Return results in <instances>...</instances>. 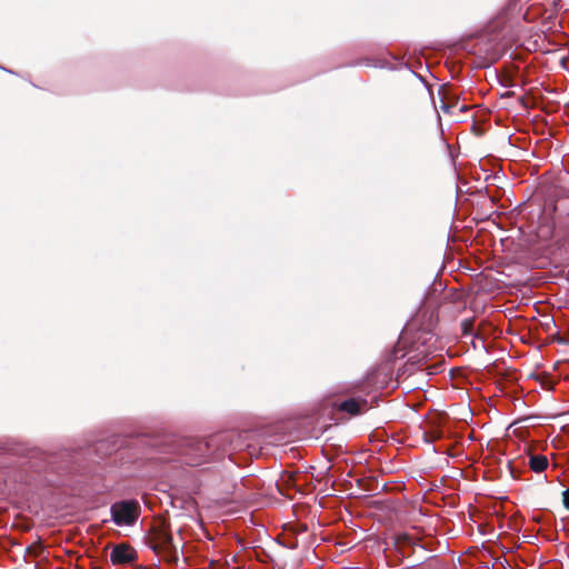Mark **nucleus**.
I'll return each mask as SVG.
<instances>
[{"label": "nucleus", "instance_id": "obj_1", "mask_svg": "<svg viewBox=\"0 0 569 569\" xmlns=\"http://www.w3.org/2000/svg\"><path fill=\"white\" fill-rule=\"evenodd\" d=\"M226 439V435H219L212 437L210 440H181L179 443L173 446L176 457L172 460L183 462L188 466H200L209 461L212 448H216Z\"/></svg>", "mask_w": 569, "mask_h": 569}, {"label": "nucleus", "instance_id": "obj_2", "mask_svg": "<svg viewBox=\"0 0 569 569\" xmlns=\"http://www.w3.org/2000/svg\"><path fill=\"white\" fill-rule=\"evenodd\" d=\"M146 539L148 547L156 553H162L167 561H178V547L174 545L169 525L164 520L156 521Z\"/></svg>", "mask_w": 569, "mask_h": 569}, {"label": "nucleus", "instance_id": "obj_3", "mask_svg": "<svg viewBox=\"0 0 569 569\" xmlns=\"http://www.w3.org/2000/svg\"><path fill=\"white\" fill-rule=\"evenodd\" d=\"M111 519L117 526H133L140 516L137 500H121L111 505Z\"/></svg>", "mask_w": 569, "mask_h": 569}, {"label": "nucleus", "instance_id": "obj_4", "mask_svg": "<svg viewBox=\"0 0 569 569\" xmlns=\"http://www.w3.org/2000/svg\"><path fill=\"white\" fill-rule=\"evenodd\" d=\"M136 558V550L126 543L114 546L110 552V560L113 565H129Z\"/></svg>", "mask_w": 569, "mask_h": 569}, {"label": "nucleus", "instance_id": "obj_5", "mask_svg": "<svg viewBox=\"0 0 569 569\" xmlns=\"http://www.w3.org/2000/svg\"><path fill=\"white\" fill-rule=\"evenodd\" d=\"M339 408L350 415H359L368 409V402L366 399L351 398L342 401Z\"/></svg>", "mask_w": 569, "mask_h": 569}, {"label": "nucleus", "instance_id": "obj_6", "mask_svg": "<svg viewBox=\"0 0 569 569\" xmlns=\"http://www.w3.org/2000/svg\"><path fill=\"white\" fill-rule=\"evenodd\" d=\"M528 465L532 471L539 473L547 469L549 462L546 456L530 455Z\"/></svg>", "mask_w": 569, "mask_h": 569}, {"label": "nucleus", "instance_id": "obj_7", "mask_svg": "<svg viewBox=\"0 0 569 569\" xmlns=\"http://www.w3.org/2000/svg\"><path fill=\"white\" fill-rule=\"evenodd\" d=\"M440 93L442 96L440 109L445 113H453V110L458 107V103L449 101V96H448L449 94V90L448 89H442L440 91Z\"/></svg>", "mask_w": 569, "mask_h": 569}, {"label": "nucleus", "instance_id": "obj_8", "mask_svg": "<svg viewBox=\"0 0 569 569\" xmlns=\"http://www.w3.org/2000/svg\"><path fill=\"white\" fill-rule=\"evenodd\" d=\"M562 501L567 509H569V488L562 492Z\"/></svg>", "mask_w": 569, "mask_h": 569}, {"label": "nucleus", "instance_id": "obj_9", "mask_svg": "<svg viewBox=\"0 0 569 569\" xmlns=\"http://www.w3.org/2000/svg\"><path fill=\"white\" fill-rule=\"evenodd\" d=\"M555 209H556V211H558L560 213L563 211L562 204H557Z\"/></svg>", "mask_w": 569, "mask_h": 569}, {"label": "nucleus", "instance_id": "obj_10", "mask_svg": "<svg viewBox=\"0 0 569 569\" xmlns=\"http://www.w3.org/2000/svg\"><path fill=\"white\" fill-rule=\"evenodd\" d=\"M467 322H463V332L466 333L467 332Z\"/></svg>", "mask_w": 569, "mask_h": 569}, {"label": "nucleus", "instance_id": "obj_11", "mask_svg": "<svg viewBox=\"0 0 569 569\" xmlns=\"http://www.w3.org/2000/svg\"><path fill=\"white\" fill-rule=\"evenodd\" d=\"M465 109H466L465 106L459 107V110H461V111L465 110Z\"/></svg>", "mask_w": 569, "mask_h": 569}]
</instances>
